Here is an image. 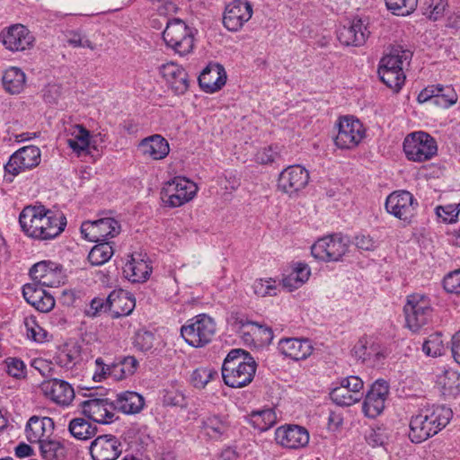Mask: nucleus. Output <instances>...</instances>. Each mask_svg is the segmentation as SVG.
<instances>
[{"instance_id": "nucleus-37", "label": "nucleus", "mask_w": 460, "mask_h": 460, "mask_svg": "<svg viewBox=\"0 0 460 460\" xmlns=\"http://www.w3.org/2000/svg\"><path fill=\"white\" fill-rule=\"evenodd\" d=\"M201 430L212 439H218L229 429L226 417L220 415H208L201 419Z\"/></svg>"}, {"instance_id": "nucleus-2", "label": "nucleus", "mask_w": 460, "mask_h": 460, "mask_svg": "<svg viewBox=\"0 0 460 460\" xmlns=\"http://www.w3.org/2000/svg\"><path fill=\"white\" fill-rule=\"evenodd\" d=\"M453 411L445 405L422 408L410 421L409 438L413 443H420L437 435L450 421Z\"/></svg>"}, {"instance_id": "nucleus-15", "label": "nucleus", "mask_w": 460, "mask_h": 460, "mask_svg": "<svg viewBox=\"0 0 460 460\" xmlns=\"http://www.w3.org/2000/svg\"><path fill=\"white\" fill-rule=\"evenodd\" d=\"M252 4L248 0H233L228 3L223 14V24L229 31H238L252 18Z\"/></svg>"}, {"instance_id": "nucleus-29", "label": "nucleus", "mask_w": 460, "mask_h": 460, "mask_svg": "<svg viewBox=\"0 0 460 460\" xmlns=\"http://www.w3.org/2000/svg\"><path fill=\"white\" fill-rule=\"evenodd\" d=\"M278 348L281 354L294 360L305 359L313 351L308 339L284 338L279 341Z\"/></svg>"}, {"instance_id": "nucleus-20", "label": "nucleus", "mask_w": 460, "mask_h": 460, "mask_svg": "<svg viewBox=\"0 0 460 460\" xmlns=\"http://www.w3.org/2000/svg\"><path fill=\"white\" fill-rule=\"evenodd\" d=\"M276 442L287 448L298 449L309 442V433L304 427L287 425L279 427L275 431Z\"/></svg>"}, {"instance_id": "nucleus-30", "label": "nucleus", "mask_w": 460, "mask_h": 460, "mask_svg": "<svg viewBox=\"0 0 460 460\" xmlns=\"http://www.w3.org/2000/svg\"><path fill=\"white\" fill-rule=\"evenodd\" d=\"M145 257L146 255L140 253L132 254L131 260L124 266L123 272L131 282L141 283L148 279L152 267Z\"/></svg>"}, {"instance_id": "nucleus-58", "label": "nucleus", "mask_w": 460, "mask_h": 460, "mask_svg": "<svg viewBox=\"0 0 460 460\" xmlns=\"http://www.w3.org/2000/svg\"><path fill=\"white\" fill-rule=\"evenodd\" d=\"M5 362L8 375L15 378H21L25 376L26 367L22 360L16 358H8Z\"/></svg>"}, {"instance_id": "nucleus-26", "label": "nucleus", "mask_w": 460, "mask_h": 460, "mask_svg": "<svg viewBox=\"0 0 460 460\" xmlns=\"http://www.w3.org/2000/svg\"><path fill=\"white\" fill-rule=\"evenodd\" d=\"M24 299L41 313L49 312L55 305L54 297L36 283H28L22 288Z\"/></svg>"}, {"instance_id": "nucleus-51", "label": "nucleus", "mask_w": 460, "mask_h": 460, "mask_svg": "<svg viewBox=\"0 0 460 460\" xmlns=\"http://www.w3.org/2000/svg\"><path fill=\"white\" fill-rule=\"evenodd\" d=\"M66 37L67 43L74 48L95 49V45L78 31H69Z\"/></svg>"}, {"instance_id": "nucleus-45", "label": "nucleus", "mask_w": 460, "mask_h": 460, "mask_svg": "<svg viewBox=\"0 0 460 460\" xmlns=\"http://www.w3.org/2000/svg\"><path fill=\"white\" fill-rule=\"evenodd\" d=\"M277 420V417L272 409H266L252 415V422L255 428L260 430H267L271 428Z\"/></svg>"}, {"instance_id": "nucleus-5", "label": "nucleus", "mask_w": 460, "mask_h": 460, "mask_svg": "<svg viewBox=\"0 0 460 460\" xmlns=\"http://www.w3.org/2000/svg\"><path fill=\"white\" fill-rule=\"evenodd\" d=\"M216 330L215 321L202 314L188 320L181 328V335L189 345L201 348L212 341Z\"/></svg>"}, {"instance_id": "nucleus-53", "label": "nucleus", "mask_w": 460, "mask_h": 460, "mask_svg": "<svg viewBox=\"0 0 460 460\" xmlns=\"http://www.w3.org/2000/svg\"><path fill=\"white\" fill-rule=\"evenodd\" d=\"M155 336L150 332H137L134 340V346L137 349L147 352L154 347Z\"/></svg>"}, {"instance_id": "nucleus-61", "label": "nucleus", "mask_w": 460, "mask_h": 460, "mask_svg": "<svg viewBox=\"0 0 460 460\" xmlns=\"http://www.w3.org/2000/svg\"><path fill=\"white\" fill-rule=\"evenodd\" d=\"M277 148V146L275 148L268 146L260 150L256 155L257 162L263 164L274 162L279 155V153L276 150Z\"/></svg>"}, {"instance_id": "nucleus-43", "label": "nucleus", "mask_w": 460, "mask_h": 460, "mask_svg": "<svg viewBox=\"0 0 460 460\" xmlns=\"http://www.w3.org/2000/svg\"><path fill=\"white\" fill-rule=\"evenodd\" d=\"M113 252V247L111 243L99 242L98 244L91 249L88 254V261L92 265L100 266L109 261Z\"/></svg>"}, {"instance_id": "nucleus-49", "label": "nucleus", "mask_w": 460, "mask_h": 460, "mask_svg": "<svg viewBox=\"0 0 460 460\" xmlns=\"http://www.w3.org/2000/svg\"><path fill=\"white\" fill-rule=\"evenodd\" d=\"M254 293L261 297L266 296H276L277 295V284L272 279H257L252 285Z\"/></svg>"}, {"instance_id": "nucleus-17", "label": "nucleus", "mask_w": 460, "mask_h": 460, "mask_svg": "<svg viewBox=\"0 0 460 460\" xmlns=\"http://www.w3.org/2000/svg\"><path fill=\"white\" fill-rule=\"evenodd\" d=\"M363 381L356 376L341 380V385L335 387L330 395L334 403L340 406H350L362 397Z\"/></svg>"}, {"instance_id": "nucleus-46", "label": "nucleus", "mask_w": 460, "mask_h": 460, "mask_svg": "<svg viewBox=\"0 0 460 460\" xmlns=\"http://www.w3.org/2000/svg\"><path fill=\"white\" fill-rule=\"evenodd\" d=\"M385 4L394 14L405 16L416 9L418 0H385Z\"/></svg>"}, {"instance_id": "nucleus-9", "label": "nucleus", "mask_w": 460, "mask_h": 460, "mask_svg": "<svg viewBox=\"0 0 460 460\" xmlns=\"http://www.w3.org/2000/svg\"><path fill=\"white\" fill-rule=\"evenodd\" d=\"M349 240L338 234L318 239L311 247L312 255L323 261H339L348 252Z\"/></svg>"}, {"instance_id": "nucleus-41", "label": "nucleus", "mask_w": 460, "mask_h": 460, "mask_svg": "<svg viewBox=\"0 0 460 460\" xmlns=\"http://www.w3.org/2000/svg\"><path fill=\"white\" fill-rule=\"evenodd\" d=\"M70 434L78 440H87L95 436L97 428L84 418H75L68 424Z\"/></svg>"}, {"instance_id": "nucleus-42", "label": "nucleus", "mask_w": 460, "mask_h": 460, "mask_svg": "<svg viewBox=\"0 0 460 460\" xmlns=\"http://www.w3.org/2000/svg\"><path fill=\"white\" fill-rule=\"evenodd\" d=\"M40 455L45 460H64L66 456L65 445L57 439H46L40 444Z\"/></svg>"}, {"instance_id": "nucleus-8", "label": "nucleus", "mask_w": 460, "mask_h": 460, "mask_svg": "<svg viewBox=\"0 0 460 460\" xmlns=\"http://www.w3.org/2000/svg\"><path fill=\"white\" fill-rule=\"evenodd\" d=\"M165 44L181 56L189 54L193 49L194 37L191 29L180 19L167 22L163 32Z\"/></svg>"}, {"instance_id": "nucleus-18", "label": "nucleus", "mask_w": 460, "mask_h": 460, "mask_svg": "<svg viewBox=\"0 0 460 460\" xmlns=\"http://www.w3.org/2000/svg\"><path fill=\"white\" fill-rule=\"evenodd\" d=\"M0 40L8 50L22 51L32 46L34 37L25 26L14 24L2 31Z\"/></svg>"}, {"instance_id": "nucleus-64", "label": "nucleus", "mask_w": 460, "mask_h": 460, "mask_svg": "<svg viewBox=\"0 0 460 460\" xmlns=\"http://www.w3.org/2000/svg\"><path fill=\"white\" fill-rule=\"evenodd\" d=\"M292 273L298 280V284H301L302 286L308 280L311 271L307 264L299 262L296 264Z\"/></svg>"}, {"instance_id": "nucleus-33", "label": "nucleus", "mask_w": 460, "mask_h": 460, "mask_svg": "<svg viewBox=\"0 0 460 460\" xmlns=\"http://www.w3.org/2000/svg\"><path fill=\"white\" fill-rule=\"evenodd\" d=\"M66 134L68 138L66 145L78 156L87 152L90 146L91 134L83 125L74 124L66 128Z\"/></svg>"}, {"instance_id": "nucleus-50", "label": "nucleus", "mask_w": 460, "mask_h": 460, "mask_svg": "<svg viewBox=\"0 0 460 460\" xmlns=\"http://www.w3.org/2000/svg\"><path fill=\"white\" fill-rule=\"evenodd\" d=\"M217 376V372L209 368L200 367L193 371L191 382L197 388H203Z\"/></svg>"}, {"instance_id": "nucleus-28", "label": "nucleus", "mask_w": 460, "mask_h": 460, "mask_svg": "<svg viewBox=\"0 0 460 460\" xmlns=\"http://www.w3.org/2000/svg\"><path fill=\"white\" fill-rule=\"evenodd\" d=\"M369 31L361 20H353L349 25H343L338 31V40L345 46H362Z\"/></svg>"}, {"instance_id": "nucleus-54", "label": "nucleus", "mask_w": 460, "mask_h": 460, "mask_svg": "<svg viewBox=\"0 0 460 460\" xmlns=\"http://www.w3.org/2000/svg\"><path fill=\"white\" fill-rule=\"evenodd\" d=\"M447 6V0H429L426 14L430 20L437 21L444 15Z\"/></svg>"}, {"instance_id": "nucleus-57", "label": "nucleus", "mask_w": 460, "mask_h": 460, "mask_svg": "<svg viewBox=\"0 0 460 460\" xmlns=\"http://www.w3.org/2000/svg\"><path fill=\"white\" fill-rule=\"evenodd\" d=\"M447 292L460 294V269L449 272L443 279Z\"/></svg>"}, {"instance_id": "nucleus-32", "label": "nucleus", "mask_w": 460, "mask_h": 460, "mask_svg": "<svg viewBox=\"0 0 460 460\" xmlns=\"http://www.w3.org/2000/svg\"><path fill=\"white\" fill-rule=\"evenodd\" d=\"M109 310L113 317L128 315L135 308L136 302L132 295L122 289L114 290L108 296Z\"/></svg>"}, {"instance_id": "nucleus-39", "label": "nucleus", "mask_w": 460, "mask_h": 460, "mask_svg": "<svg viewBox=\"0 0 460 460\" xmlns=\"http://www.w3.org/2000/svg\"><path fill=\"white\" fill-rule=\"evenodd\" d=\"M437 385L445 396L456 397L460 394V375L454 370H446L438 376Z\"/></svg>"}, {"instance_id": "nucleus-13", "label": "nucleus", "mask_w": 460, "mask_h": 460, "mask_svg": "<svg viewBox=\"0 0 460 460\" xmlns=\"http://www.w3.org/2000/svg\"><path fill=\"white\" fill-rule=\"evenodd\" d=\"M385 206L389 214L403 222L410 223L416 213L418 201L411 192L396 190L388 195Z\"/></svg>"}, {"instance_id": "nucleus-31", "label": "nucleus", "mask_w": 460, "mask_h": 460, "mask_svg": "<svg viewBox=\"0 0 460 460\" xmlns=\"http://www.w3.org/2000/svg\"><path fill=\"white\" fill-rule=\"evenodd\" d=\"M138 148L143 155L148 156L153 160H162L170 152L168 141L158 134L142 139Z\"/></svg>"}, {"instance_id": "nucleus-12", "label": "nucleus", "mask_w": 460, "mask_h": 460, "mask_svg": "<svg viewBox=\"0 0 460 460\" xmlns=\"http://www.w3.org/2000/svg\"><path fill=\"white\" fill-rule=\"evenodd\" d=\"M40 163V150L35 146H27L14 152L4 165L5 178L12 181L13 178L22 172L36 167Z\"/></svg>"}, {"instance_id": "nucleus-52", "label": "nucleus", "mask_w": 460, "mask_h": 460, "mask_svg": "<svg viewBox=\"0 0 460 460\" xmlns=\"http://www.w3.org/2000/svg\"><path fill=\"white\" fill-rule=\"evenodd\" d=\"M24 324L28 338L37 342H43L46 341L48 332L40 327L34 319H26Z\"/></svg>"}, {"instance_id": "nucleus-7", "label": "nucleus", "mask_w": 460, "mask_h": 460, "mask_svg": "<svg viewBox=\"0 0 460 460\" xmlns=\"http://www.w3.org/2000/svg\"><path fill=\"white\" fill-rule=\"evenodd\" d=\"M403 151L410 161L421 163L431 159L437 154L438 146L429 134L417 131L404 138Z\"/></svg>"}, {"instance_id": "nucleus-34", "label": "nucleus", "mask_w": 460, "mask_h": 460, "mask_svg": "<svg viewBox=\"0 0 460 460\" xmlns=\"http://www.w3.org/2000/svg\"><path fill=\"white\" fill-rule=\"evenodd\" d=\"M114 403L117 411L125 414H136L143 410L145 399L137 392L125 391L117 394Z\"/></svg>"}, {"instance_id": "nucleus-25", "label": "nucleus", "mask_w": 460, "mask_h": 460, "mask_svg": "<svg viewBox=\"0 0 460 460\" xmlns=\"http://www.w3.org/2000/svg\"><path fill=\"white\" fill-rule=\"evenodd\" d=\"M54 421L49 417L31 416L25 427V436L30 443H39L46 440L52 434Z\"/></svg>"}, {"instance_id": "nucleus-16", "label": "nucleus", "mask_w": 460, "mask_h": 460, "mask_svg": "<svg viewBox=\"0 0 460 460\" xmlns=\"http://www.w3.org/2000/svg\"><path fill=\"white\" fill-rule=\"evenodd\" d=\"M114 401L102 398H90L81 403L83 413L94 422L110 424L117 420Z\"/></svg>"}, {"instance_id": "nucleus-21", "label": "nucleus", "mask_w": 460, "mask_h": 460, "mask_svg": "<svg viewBox=\"0 0 460 460\" xmlns=\"http://www.w3.org/2000/svg\"><path fill=\"white\" fill-rule=\"evenodd\" d=\"M90 454L93 460H116L121 454V443L113 435H102L92 441Z\"/></svg>"}, {"instance_id": "nucleus-55", "label": "nucleus", "mask_w": 460, "mask_h": 460, "mask_svg": "<svg viewBox=\"0 0 460 460\" xmlns=\"http://www.w3.org/2000/svg\"><path fill=\"white\" fill-rule=\"evenodd\" d=\"M459 212L460 203L439 206L436 208V213L438 217L442 218L444 222L448 223L454 222L457 217Z\"/></svg>"}, {"instance_id": "nucleus-47", "label": "nucleus", "mask_w": 460, "mask_h": 460, "mask_svg": "<svg viewBox=\"0 0 460 460\" xmlns=\"http://www.w3.org/2000/svg\"><path fill=\"white\" fill-rule=\"evenodd\" d=\"M422 350L427 356L438 357L444 351V343L439 332L430 334L422 345Z\"/></svg>"}, {"instance_id": "nucleus-6", "label": "nucleus", "mask_w": 460, "mask_h": 460, "mask_svg": "<svg viewBox=\"0 0 460 460\" xmlns=\"http://www.w3.org/2000/svg\"><path fill=\"white\" fill-rule=\"evenodd\" d=\"M197 190L198 187L193 181L184 177H175L164 184L160 195L165 207L178 208L191 200Z\"/></svg>"}, {"instance_id": "nucleus-1", "label": "nucleus", "mask_w": 460, "mask_h": 460, "mask_svg": "<svg viewBox=\"0 0 460 460\" xmlns=\"http://www.w3.org/2000/svg\"><path fill=\"white\" fill-rule=\"evenodd\" d=\"M19 223L26 235L46 241L56 238L64 231L66 218L62 213L42 205L28 206L22 210Z\"/></svg>"}, {"instance_id": "nucleus-63", "label": "nucleus", "mask_w": 460, "mask_h": 460, "mask_svg": "<svg viewBox=\"0 0 460 460\" xmlns=\"http://www.w3.org/2000/svg\"><path fill=\"white\" fill-rule=\"evenodd\" d=\"M441 91L440 84L438 85H429L425 89H423L418 95V102L420 103L430 102L435 105V99L437 97V93Z\"/></svg>"}, {"instance_id": "nucleus-14", "label": "nucleus", "mask_w": 460, "mask_h": 460, "mask_svg": "<svg viewBox=\"0 0 460 460\" xmlns=\"http://www.w3.org/2000/svg\"><path fill=\"white\" fill-rule=\"evenodd\" d=\"M309 181V172L301 165H290L279 175L278 190L292 197L304 190Z\"/></svg>"}, {"instance_id": "nucleus-56", "label": "nucleus", "mask_w": 460, "mask_h": 460, "mask_svg": "<svg viewBox=\"0 0 460 460\" xmlns=\"http://www.w3.org/2000/svg\"><path fill=\"white\" fill-rule=\"evenodd\" d=\"M60 272L49 267V264L46 261H40L34 264L30 270V275L38 282L40 279H43L46 275H59Z\"/></svg>"}, {"instance_id": "nucleus-10", "label": "nucleus", "mask_w": 460, "mask_h": 460, "mask_svg": "<svg viewBox=\"0 0 460 460\" xmlns=\"http://www.w3.org/2000/svg\"><path fill=\"white\" fill-rule=\"evenodd\" d=\"M337 134L334 144L340 149H353L366 136L363 124L353 117H341L336 125Z\"/></svg>"}, {"instance_id": "nucleus-62", "label": "nucleus", "mask_w": 460, "mask_h": 460, "mask_svg": "<svg viewBox=\"0 0 460 460\" xmlns=\"http://www.w3.org/2000/svg\"><path fill=\"white\" fill-rule=\"evenodd\" d=\"M163 402L167 406H181L185 404L184 395L178 391H166Z\"/></svg>"}, {"instance_id": "nucleus-40", "label": "nucleus", "mask_w": 460, "mask_h": 460, "mask_svg": "<svg viewBox=\"0 0 460 460\" xmlns=\"http://www.w3.org/2000/svg\"><path fill=\"white\" fill-rule=\"evenodd\" d=\"M138 362L133 356L123 357L111 363V377L122 380L132 376L137 369Z\"/></svg>"}, {"instance_id": "nucleus-4", "label": "nucleus", "mask_w": 460, "mask_h": 460, "mask_svg": "<svg viewBox=\"0 0 460 460\" xmlns=\"http://www.w3.org/2000/svg\"><path fill=\"white\" fill-rule=\"evenodd\" d=\"M433 308L429 296L420 293L407 296L403 306L405 325L412 332H418L431 320Z\"/></svg>"}, {"instance_id": "nucleus-48", "label": "nucleus", "mask_w": 460, "mask_h": 460, "mask_svg": "<svg viewBox=\"0 0 460 460\" xmlns=\"http://www.w3.org/2000/svg\"><path fill=\"white\" fill-rule=\"evenodd\" d=\"M440 89L441 91L437 93V97L435 99L436 106L448 108L456 102L457 95L451 86H444L440 84Z\"/></svg>"}, {"instance_id": "nucleus-19", "label": "nucleus", "mask_w": 460, "mask_h": 460, "mask_svg": "<svg viewBox=\"0 0 460 460\" xmlns=\"http://www.w3.org/2000/svg\"><path fill=\"white\" fill-rule=\"evenodd\" d=\"M44 396L60 406H68L75 398V391L66 381L52 378L45 380L40 385Z\"/></svg>"}, {"instance_id": "nucleus-11", "label": "nucleus", "mask_w": 460, "mask_h": 460, "mask_svg": "<svg viewBox=\"0 0 460 460\" xmlns=\"http://www.w3.org/2000/svg\"><path fill=\"white\" fill-rule=\"evenodd\" d=\"M80 231L84 238L90 242H105L120 233V224L112 217H103L83 222Z\"/></svg>"}, {"instance_id": "nucleus-59", "label": "nucleus", "mask_w": 460, "mask_h": 460, "mask_svg": "<svg viewBox=\"0 0 460 460\" xmlns=\"http://www.w3.org/2000/svg\"><path fill=\"white\" fill-rule=\"evenodd\" d=\"M95 371L93 379L95 382H101L107 377H111V364H106L102 358L95 359Z\"/></svg>"}, {"instance_id": "nucleus-22", "label": "nucleus", "mask_w": 460, "mask_h": 460, "mask_svg": "<svg viewBox=\"0 0 460 460\" xmlns=\"http://www.w3.org/2000/svg\"><path fill=\"white\" fill-rule=\"evenodd\" d=\"M388 393L389 387L385 381L375 382L365 397L362 406L364 414L368 418L378 416L385 408Z\"/></svg>"}, {"instance_id": "nucleus-35", "label": "nucleus", "mask_w": 460, "mask_h": 460, "mask_svg": "<svg viewBox=\"0 0 460 460\" xmlns=\"http://www.w3.org/2000/svg\"><path fill=\"white\" fill-rule=\"evenodd\" d=\"M412 53L404 49L401 45L391 47L389 52L385 54L380 60L378 69L397 71L402 69L404 62H409Z\"/></svg>"}, {"instance_id": "nucleus-27", "label": "nucleus", "mask_w": 460, "mask_h": 460, "mask_svg": "<svg viewBox=\"0 0 460 460\" xmlns=\"http://www.w3.org/2000/svg\"><path fill=\"white\" fill-rule=\"evenodd\" d=\"M226 82V73L220 64H209L199 76V86L208 93L220 90Z\"/></svg>"}, {"instance_id": "nucleus-44", "label": "nucleus", "mask_w": 460, "mask_h": 460, "mask_svg": "<svg viewBox=\"0 0 460 460\" xmlns=\"http://www.w3.org/2000/svg\"><path fill=\"white\" fill-rule=\"evenodd\" d=\"M378 75L381 81L395 93L399 92L405 81L402 69L397 71L378 69Z\"/></svg>"}, {"instance_id": "nucleus-60", "label": "nucleus", "mask_w": 460, "mask_h": 460, "mask_svg": "<svg viewBox=\"0 0 460 460\" xmlns=\"http://www.w3.org/2000/svg\"><path fill=\"white\" fill-rule=\"evenodd\" d=\"M109 309L108 296L106 299L101 297L93 298L89 306L85 309V314L90 317H95L103 310Z\"/></svg>"}, {"instance_id": "nucleus-38", "label": "nucleus", "mask_w": 460, "mask_h": 460, "mask_svg": "<svg viewBox=\"0 0 460 460\" xmlns=\"http://www.w3.org/2000/svg\"><path fill=\"white\" fill-rule=\"evenodd\" d=\"M4 89L10 94H19L24 89L26 75L18 67L8 68L2 77Z\"/></svg>"}, {"instance_id": "nucleus-36", "label": "nucleus", "mask_w": 460, "mask_h": 460, "mask_svg": "<svg viewBox=\"0 0 460 460\" xmlns=\"http://www.w3.org/2000/svg\"><path fill=\"white\" fill-rule=\"evenodd\" d=\"M232 326L242 335L250 336V332H245L244 329L251 327V332L253 335H262V342H270L273 339V333L270 328L262 327L253 322H250L243 317H240L237 314L231 316Z\"/></svg>"}, {"instance_id": "nucleus-3", "label": "nucleus", "mask_w": 460, "mask_h": 460, "mask_svg": "<svg viewBox=\"0 0 460 460\" xmlns=\"http://www.w3.org/2000/svg\"><path fill=\"white\" fill-rule=\"evenodd\" d=\"M257 363L244 349H232L222 365V377L225 384L232 388H242L254 378Z\"/></svg>"}, {"instance_id": "nucleus-23", "label": "nucleus", "mask_w": 460, "mask_h": 460, "mask_svg": "<svg viewBox=\"0 0 460 460\" xmlns=\"http://www.w3.org/2000/svg\"><path fill=\"white\" fill-rule=\"evenodd\" d=\"M160 74L175 94L181 95L187 92L189 76L181 66L173 62L164 64L160 66Z\"/></svg>"}, {"instance_id": "nucleus-24", "label": "nucleus", "mask_w": 460, "mask_h": 460, "mask_svg": "<svg viewBox=\"0 0 460 460\" xmlns=\"http://www.w3.org/2000/svg\"><path fill=\"white\" fill-rule=\"evenodd\" d=\"M354 355L362 361L378 362L386 358L388 350L372 337H362L353 348Z\"/></svg>"}]
</instances>
